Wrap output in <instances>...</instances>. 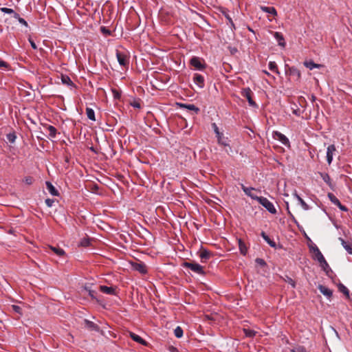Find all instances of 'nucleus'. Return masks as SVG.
I'll list each match as a JSON object with an SVG mask.
<instances>
[{
    "mask_svg": "<svg viewBox=\"0 0 352 352\" xmlns=\"http://www.w3.org/2000/svg\"><path fill=\"white\" fill-rule=\"evenodd\" d=\"M257 201L271 214H274L277 212L273 203L269 201L266 197H259Z\"/></svg>",
    "mask_w": 352,
    "mask_h": 352,
    "instance_id": "obj_1",
    "label": "nucleus"
},
{
    "mask_svg": "<svg viewBox=\"0 0 352 352\" xmlns=\"http://www.w3.org/2000/svg\"><path fill=\"white\" fill-rule=\"evenodd\" d=\"M116 57L117 60L119 63V64L121 66H128L129 63V57L126 52H120L117 50L116 51Z\"/></svg>",
    "mask_w": 352,
    "mask_h": 352,
    "instance_id": "obj_2",
    "label": "nucleus"
},
{
    "mask_svg": "<svg viewBox=\"0 0 352 352\" xmlns=\"http://www.w3.org/2000/svg\"><path fill=\"white\" fill-rule=\"evenodd\" d=\"M241 96L245 98L249 103V105L253 107H256V102L253 100L252 96V91L249 87L243 89L241 91Z\"/></svg>",
    "mask_w": 352,
    "mask_h": 352,
    "instance_id": "obj_3",
    "label": "nucleus"
},
{
    "mask_svg": "<svg viewBox=\"0 0 352 352\" xmlns=\"http://www.w3.org/2000/svg\"><path fill=\"white\" fill-rule=\"evenodd\" d=\"M184 265L198 274H203L204 273L203 267L199 263L186 262Z\"/></svg>",
    "mask_w": 352,
    "mask_h": 352,
    "instance_id": "obj_4",
    "label": "nucleus"
},
{
    "mask_svg": "<svg viewBox=\"0 0 352 352\" xmlns=\"http://www.w3.org/2000/svg\"><path fill=\"white\" fill-rule=\"evenodd\" d=\"M190 65L198 70H204L206 68V65L201 63V59L199 57L194 56L190 60Z\"/></svg>",
    "mask_w": 352,
    "mask_h": 352,
    "instance_id": "obj_5",
    "label": "nucleus"
},
{
    "mask_svg": "<svg viewBox=\"0 0 352 352\" xmlns=\"http://www.w3.org/2000/svg\"><path fill=\"white\" fill-rule=\"evenodd\" d=\"M273 138L280 142L285 146H288L289 144V139L279 131H274Z\"/></svg>",
    "mask_w": 352,
    "mask_h": 352,
    "instance_id": "obj_6",
    "label": "nucleus"
},
{
    "mask_svg": "<svg viewBox=\"0 0 352 352\" xmlns=\"http://www.w3.org/2000/svg\"><path fill=\"white\" fill-rule=\"evenodd\" d=\"M328 197L329 200L336 206H337L342 211L346 212L348 211V208L342 205L339 199L332 193L328 194Z\"/></svg>",
    "mask_w": 352,
    "mask_h": 352,
    "instance_id": "obj_7",
    "label": "nucleus"
},
{
    "mask_svg": "<svg viewBox=\"0 0 352 352\" xmlns=\"http://www.w3.org/2000/svg\"><path fill=\"white\" fill-rule=\"evenodd\" d=\"M336 152V148L334 144H331L327 147V161L330 165L333 161V156Z\"/></svg>",
    "mask_w": 352,
    "mask_h": 352,
    "instance_id": "obj_8",
    "label": "nucleus"
},
{
    "mask_svg": "<svg viewBox=\"0 0 352 352\" xmlns=\"http://www.w3.org/2000/svg\"><path fill=\"white\" fill-rule=\"evenodd\" d=\"M131 265L134 270L138 271L142 274H145L147 273L146 266L142 262L132 263Z\"/></svg>",
    "mask_w": 352,
    "mask_h": 352,
    "instance_id": "obj_9",
    "label": "nucleus"
},
{
    "mask_svg": "<svg viewBox=\"0 0 352 352\" xmlns=\"http://www.w3.org/2000/svg\"><path fill=\"white\" fill-rule=\"evenodd\" d=\"M241 189L243 190V191L245 192V194L250 197L251 199H254V200H256L258 199L259 197L255 195L254 194H253L252 192V190H256V189L253 187H246L245 186H244L243 184H241Z\"/></svg>",
    "mask_w": 352,
    "mask_h": 352,
    "instance_id": "obj_10",
    "label": "nucleus"
},
{
    "mask_svg": "<svg viewBox=\"0 0 352 352\" xmlns=\"http://www.w3.org/2000/svg\"><path fill=\"white\" fill-rule=\"evenodd\" d=\"M193 82L195 85H197L199 88H203L205 85L204 83V78L202 75L199 74H195L193 76Z\"/></svg>",
    "mask_w": 352,
    "mask_h": 352,
    "instance_id": "obj_11",
    "label": "nucleus"
},
{
    "mask_svg": "<svg viewBox=\"0 0 352 352\" xmlns=\"http://www.w3.org/2000/svg\"><path fill=\"white\" fill-rule=\"evenodd\" d=\"M287 72L292 76L295 77L296 80H299L301 77L300 72L295 67H289Z\"/></svg>",
    "mask_w": 352,
    "mask_h": 352,
    "instance_id": "obj_12",
    "label": "nucleus"
},
{
    "mask_svg": "<svg viewBox=\"0 0 352 352\" xmlns=\"http://www.w3.org/2000/svg\"><path fill=\"white\" fill-rule=\"evenodd\" d=\"M211 256L212 253L206 249H201L199 252V257L201 262H206L211 257Z\"/></svg>",
    "mask_w": 352,
    "mask_h": 352,
    "instance_id": "obj_13",
    "label": "nucleus"
},
{
    "mask_svg": "<svg viewBox=\"0 0 352 352\" xmlns=\"http://www.w3.org/2000/svg\"><path fill=\"white\" fill-rule=\"evenodd\" d=\"M319 291L326 297L330 298L332 296L333 292L326 286L319 285L318 287Z\"/></svg>",
    "mask_w": 352,
    "mask_h": 352,
    "instance_id": "obj_14",
    "label": "nucleus"
},
{
    "mask_svg": "<svg viewBox=\"0 0 352 352\" xmlns=\"http://www.w3.org/2000/svg\"><path fill=\"white\" fill-rule=\"evenodd\" d=\"M217 138L218 144L223 145L224 146H230L228 143V138L223 135V133H219V135H216Z\"/></svg>",
    "mask_w": 352,
    "mask_h": 352,
    "instance_id": "obj_15",
    "label": "nucleus"
},
{
    "mask_svg": "<svg viewBox=\"0 0 352 352\" xmlns=\"http://www.w3.org/2000/svg\"><path fill=\"white\" fill-rule=\"evenodd\" d=\"M274 36L280 46L283 47L285 46V39L283 38V34L280 32H274Z\"/></svg>",
    "mask_w": 352,
    "mask_h": 352,
    "instance_id": "obj_16",
    "label": "nucleus"
},
{
    "mask_svg": "<svg viewBox=\"0 0 352 352\" xmlns=\"http://www.w3.org/2000/svg\"><path fill=\"white\" fill-rule=\"evenodd\" d=\"M46 188L48 190V192L52 195V196H58L59 193L58 191L56 189V188L52 185V184L50 182H46Z\"/></svg>",
    "mask_w": 352,
    "mask_h": 352,
    "instance_id": "obj_17",
    "label": "nucleus"
},
{
    "mask_svg": "<svg viewBox=\"0 0 352 352\" xmlns=\"http://www.w3.org/2000/svg\"><path fill=\"white\" fill-rule=\"evenodd\" d=\"M47 248L52 250L55 254H56L58 256H62L65 254L64 250L59 248L58 246L49 245Z\"/></svg>",
    "mask_w": 352,
    "mask_h": 352,
    "instance_id": "obj_18",
    "label": "nucleus"
},
{
    "mask_svg": "<svg viewBox=\"0 0 352 352\" xmlns=\"http://www.w3.org/2000/svg\"><path fill=\"white\" fill-rule=\"evenodd\" d=\"M100 290L107 294L114 295L116 294V289L112 287H107L106 285H101Z\"/></svg>",
    "mask_w": 352,
    "mask_h": 352,
    "instance_id": "obj_19",
    "label": "nucleus"
},
{
    "mask_svg": "<svg viewBox=\"0 0 352 352\" xmlns=\"http://www.w3.org/2000/svg\"><path fill=\"white\" fill-rule=\"evenodd\" d=\"M293 195L297 199V200L299 201V204H300L301 207L305 210H308L309 209V206L308 204L297 194L296 192H295Z\"/></svg>",
    "mask_w": 352,
    "mask_h": 352,
    "instance_id": "obj_20",
    "label": "nucleus"
},
{
    "mask_svg": "<svg viewBox=\"0 0 352 352\" xmlns=\"http://www.w3.org/2000/svg\"><path fill=\"white\" fill-rule=\"evenodd\" d=\"M85 327L90 330L98 331L99 330V327L95 324L94 322L89 321L88 320H84Z\"/></svg>",
    "mask_w": 352,
    "mask_h": 352,
    "instance_id": "obj_21",
    "label": "nucleus"
},
{
    "mask_svg": "<svg viewBox=\"0 0 352 352\" xmlns=\"http://www.w3.org/2000/svg\"><path fill=\"white\" fill-rule=\"evenodd\" d=\"M260 8L261 10H263V12H265L266 13H269L273 16L277 15V12L274 7H266V6H261Z\"/></svg>",
    "mask_w": 352,
    "mask_h": 352,
    "instance_id": "obj_22",
    "label": "nucleus"
},
{
    "mask_svg": "<svg viewBox=\"0 0 352 352\" xmlns=\"http://www.w3.org/2000/svg\"><path fill=\"white\" fill-rule=\"evenodd\" d=\"M181 107L188 110L193 111L195 113H198L199 111V109L193 104H182Z\"/></svg>",
    "mask_w": 352,
    "mask_h": 352,
    "instance_id": "obj_23",
    "label": "nucleus"
},
{
    "mask_svg": "<svg viewBox=\"0 0 352 352\" xmlns=\"http://www.w3.org/2000/svg\"><path fill=\"white\" fill-rule=\"evenodd\" d=\"M304 65L310 70H312L315 68H320L321 67L320 65L316 64L312 60L305 61L304 63Z\"/></svg>",
    "mask_w": 352,
    "mask_h": 352,
    "instance_id": "obj_24",
    "label": "nucleus"
},
{
    "mask_svg": "<svg viewBox=\"0 0 352 352\" xmlns=\"http://www.w3.org/2000/svg\"><path fill=\"white\" fill-rule=\"evenodd\" d=\"M238 243H239V248L240 252L243 255H245L247 254V252H248V248H247L245 244L240 239L238 240Z\"/></svg>",
    "mask_w": 352,
    "mask_h": 352,
    "instance_id": "obj_25",
    "label": "nucleus"
},
{
    "mask_svg": "<svg viewBox=\"0 0 352 352\" xmlns=\"http://www.w3.org/2000/svg\"><path fill=\"white\" fill-rule=\"evenodd\" d=\"M130 336H131V338L134 341H135V342H138L140 344H146V342L140 336H138V335H137V334H135L134 333H131Z\"/></svg>",
    "mask_w": 352,
    "mask_h": 352,
    "instance_id": "obj_26",
    "label": "nucleus"
},
{
    "mask_svg": "<svg viewBox=\"0 0 352 352\" xmlns=\"http://www.w3.org/2000/svg\"><path fill=\"white\" fill-rule=\"evenodd\" d=\"M86 114H87V118L89 120H91L92 121H95L96 120L95 112H94V111L91 108L87 107L86 109Z\"/></svg>",
    "mask_w": 352,
    "mask_h": 352,
    "instance_id": "obj_27",
    "label": "nucleus"
},
{
    "mask_svg": "<svg viewBox=\"0 0 352 352\" xmlns=\"http://www.w3.org/2000/svg\"><path fill=\"white\" fill-rule=\"evenodd\" d=\"M338 289L340 292L343 293L346 296V298H349V290L346 286L342 283H340L338 285Z\"/></svg>",
    "mask_w": 352,
    "mask_h": 352,
    "instance_id": "obj_28",
    "label": "nucleus"
},
{
    "mask_svg": "<svg viewBox=\"0 0 352 352\" xmlns=\"http://www.w3.org/2000/svg\"><path fill=\"white\" fill-rule=\"evenodd\" d=\"M47 130L49 132V136L51 138H54L56 137V131H56V129L54 126H53L52 125H49L47 127Z\"/></svg>",
    "mask_w": 352,
    "mask_h": 352,
    "instance_id": "obj_29",
    "label": "nucleus"
},
{
    "mask_svg": "<svg viewBox=\"0 0 352 352\" xmlns=\"http://www.w3.org/2000/svg\"><path fill=\"white\" fill-rule=\"evenodd\" d=\"M320 176H321L322 179H323V181L327 184H328L330 187H331V180L330 176L327 173H321Z\"/></svg>",
    "mask_w": 352,
    "mask_h": 352,
    "instance_id": "obj_30",
    "label": "nucleus"
},
{
    "mask_svg": "<svg viewBox=\"0 0 352 352\" xmlns=\"http://www.w3.org/2000/svg\"><path fill=\"white\" fill-rule=\"evenodd\" d=\"M339 240L341 241V243H342L343 248L347 251V252L350 254H352V246L348 245L345 242V241L342 238H339Z\"/></svg>",
    "mask_w": 352,
    "mask_h": 352,
    "instance_id": "obj_31",
    "label": "nucleus"
},
{
    "mask_svg": "<svg viewBox=\"0 0 352 352\" xmlns=\"http://www.w3.org/2000/svg\"><path fill=\"white\" fill-rule=\"evenodd\" d=\"M269 69L276 74H279L276 63L274 61H270L268 64Z\"/></svg>",
    "mask_w": 352,
    "mask_h": 352,
    "instance_id": "obj_32",
    "label": "nucleus"
},
{
    "mask_svg": "<svg viewBox=\"0 0 352 352\" xmlns=\"http://www.w3.org/2000/svg\"><path fill=\"white\" fill-rule=\"evenodd\" d=\"M243 332L246 337L253 338L256 336V331L250 329H243Z\"/></svg>",
    "mask_w": 352,
    "mask_h": 352,
    "instance_id": "obj_33",
    "label": "nucleus"
},
{
    "mask_svg": "<svg viewBox=\"0 0 352 352\" xmlns=\"http://www.w3.org/2000/svg\"><path fill=\"white\" fill-rule=\"evenodd\" d=\"M320 265L321 267L324 270V271L326 272L327 274H328L329 271H331L329 265L327 263L325 258L323 261H322L321 263H320Z\"/></svg>",
    "mask_w": 352,
    "mask_h": 352,
    "instance_id": "obj_34",
    "label": "nucleus"
},
{
    "mask_svg": "<svg viewBox=\"0 0 352 352\" xmlns=\"http://www.w3.org/2000/svg\"><path fill=\"white\" fill-rule=\"evenodd\" d=\"M316 253L314 254V258L316 260H317L319 263H321L322 261H323L324 259V256L322 255V254L321 253V252L320 251V250H316Z\"/></svg>",
    "mask_w": 352,
    "mask_h": 352,
    "instance_id": "obj_35",
    "label": "nucleus"
},
{
    "mask_svg": "<svg viewBox=\"0 0 352 352\" xmlns=\"http://www.w3.org/2000/svg\"><path fill=\"white\" fill-rule=\"evenodd\" d=\"M174 334L176 338H180L183 336V329L180 327H177L174 330Z\"/></svg>",
    "mask_w": 352,
    "mask_h": 352,
    "instance_id": "obj_36",
    "label": "nucleus"
},
{
    "mask_svg": "<svg viewBox=\"0 0 352 352\" xmlns=\"http://www.w3.org/2000/svg\"><path fill=\"white\" fill-rule=\"evenodd\" d=\"M13 16L14 19H17L21 24L25 25V27H28V23L26 22V21L24 19L20 17L18 13H14V15Z\"/></svg>",
    "mask_w": 352,
    "mask_h": 352,
    "instance_id": "obj_37",
    "label": "nucleus"
},
{
    "mask_svg": "<svg viewBox=\"0 0 352 352\" xmlns=\"http://www.w3.org/2000/svg\"><path fill=\"white\" fill-rule=\"evenodd\" d=\"M62 82L65 85H72L73 82L71 80L70 78L67 76H62L61 77Z\"/></svg>",
    "mask_w": 352,
    "mask_h": 352,
    "instance_id": "obj_38",
    "label": "nucleus"
},
{
    "mask_svg": "<svg viewBox=\"0 0 352 352\" xmlns=\"http://www.w3.org/2000/svg\"><path fill=\"white\" fill-rule=\"evenodd\" d=\"M85 290L86 292H87L88 293V295L92 298V299H94V300H96V292L94 290H91V289H89L88 287H85Z\"/></svg>",
    "mask_w": 352,
    "mask_h": 352,
    "instance_id": "obj_39",
    "label": "nucleus"
},
{
    "mask_svg": "<svg viewBox=\"0 0 352 352\" xmlns=\"http://www.w3.org/2000/svg\"><path fill=\"white\" fill-rule=\"evenodd\" d=\"M16 136L14 133H10L7 134V140L10 143H14L16 140Z\"/></svg>",
    "mask_w": 352,
    "mask_h": 352,
    "instance_id": "obj_40",
    "label": "nucleus"
},
{
    "mask_svg": "<svg viewBox=\"0 0 352 352\" xmlns=\"http://www.w3.org/2000/svg\"><path fill=\"white\" fill-rule=\"evenodd\" d=\"M10 65L4 60H0V69L3 68L6 70L10 69Z\"/></svg>",
    "mask_w": 352,
    "mask_h": 352,
    "instance_id": "obj_41",
    "label": "nucleus"
},
{
    "mask_svg": "<svg viewBox=\"0 0 352 352\" xmlns=\"http://www.w3.org/2000/svg\"><path fill=\"white\" fill-rule=\"evenodd\" d=\"M90 244V241L88 239L84 238L80 242V245L82 247H87Z\"/></svg>",
    "mask_w": 352,
    "mask_h": 352,
    "instance_id": "obj_42",
    "label": "nucleus"
},
{
    "mask_svg": "<svg viewBox=\"0 0 352 352\" xmlns=\"http://www.w3.org/2000/svg\"><path fill=\"white\" fill-rule=\"evenodd\" d=\"M291 352H307L304 346H296L291 349Z\"/></svg>",
    "mask_w": 352,
    "mask_h": 352,
    "instance_id": "obj_43",
    "label": "nucleus"
},
{
    "mask_svg": "<svg viewBox=\"0 0 352 352\" xmlns=\"http://www.w3.org/2000/svg\"><path fill=\"white\" fill-rule=\"evenodd\" d=\"M100 31L103 34L106 36H110L111 34V32L108 28L104 26L100 28Z\"/></svg>",
    "mask_w": 352,
    "mask_h": 352,
    "instance_id": "obj_44",
    "label": "nucleus"
},
{
    "mask_svg": "<svg viewBox=\"0 0 352 352\" xmlns=\"http://www.w3.org/2000/svg\"><path fill=\"white\" fill-rule=\"evenodd\" d=\"M1 10L6 14H13V16L14 15V13H16L12 9L8 8H1Z\"/></svg>",
    "mask_w": 352,
    "mask_h": 352,
    "instance_id": "obj_45",
    "label": "nucleus"
},
{
    "mask_svg": "<svg viewBox=\"0 0 352 352\" xmlns=\"http://www.w3.org/2000/svg\"><path fill=\"white\" fill-rule=\"evenodd\" d=\"M12 309L14 312L19 314V315L22 314L21 308L19 306L13 305H12Z\"/></svg>",
    "mask_w": 352,
    "mask_h": 352,
    "instance_id": "obj_46",
    "label": "nucleus"
},
{
    "mask_svg": "<svg viewBox=\"0 0 352 352\" xmlns=\"http://www.w3.org/2000/svg\"><path fill=\"white\" fill-rule=\"evenodd\" d=\"M271 247H276V243L272 240L268 236L264 239Z\"/></svg>",
    "mask_w": 352,
    "mask_h": 352,
    "instance_id": "obj_47",
    "label": "nucleus"
},
{
    "mask_svg": "<svg viewBox=\"0 0 352 352\" xmlns=\"http://www.w3.org/2000/svg\"><path fill=\"white\" fill-rule=\"evenodd\" d=\"M33 180L34 179H33V178L32 177L28 176V177H26L24 178L23 182L26 184L30 185V184H32L33 183Z\"/></svg>",
    "mask_w": 352,
    "mask_h": 352,
    "instance_id": "obj_48",
    "label": "nucleus"
},
{
    "mask_svg": "<svg viewBox=\"0 0 352 352\" xmlns=\"http://www.w3.org/2000/svg\"><path fill=\"white\" fill-rule=\"evenodd\" d=\"M255 262L261 266H265L266 265L265 261L263 258H256Z\"/></svg>",
    "mask_w": 352,
    "mask_h": 352,
    "instance_id": "obj_49",
    "label": "nucleus"
},
{
    "mask_svg": "<svg viewBox=\"0 0 352 352\" xmlns=\"http://www.w3.org/2000/svg\"><path fill=\"white\" fill-rule=\"evenodd\" d=\"M212 129L214 130V132L216 134V135H219V133H221V132L219 131V128H218L217 125L215 123H212Z\"/></svg>",
    "mask_w": 352,
    "mask_h": 352,
    "instance_id": "obj_50",
    "label": "nucleus"
},
{
    "mask_svg": "<svg viewBox=\"0 0 352 352\" xmlns=\"http://www.w3.org/2000/svg\"><path fill=\"white\" fill-rule=\"evenodd\" d=\"M286 281H287L289 285H291V286H292L293 288H294V287H296L295 281H294L292 278H289V277H287V280H286Z\"/></svg>",
    "mask_w": 352,
    "mask_h": 352,
    "instance_id": "obj_51",
    "label": "nucleus"
},
{
    "mask_svg": "<svg viewBox=\"0 0 352 352\" xmlns=\"http://www.w3.org/2000/svg\"><path fill=\"white\" fill-rule=\"evenodd\" d=\"M54 203V200L52 199H45V204L48 207H52Z\"/></svg>",
    "mask_w": 352,
    "mask_h": 352,
    "instance_id": "obj_52",
    "label": "nucleus"
},
{
    "mask_svg": "<svg viewBox=\"0 0 352 352\" xmlns=\"http://www.w3.org/2000/svg\"><path fill=\"white\" fill-rule=\"evenodd\" d=\"M310 251L312 252L314 254L316 253V250H319V248L316 246V245L314 244L311 246H309Z\"/></svg>",
    "mask_w": 352,
    "mask_h": 352,
    "instance_id": "obj_53",
    "label": "nucleus"
},
{
    "mask_svg": "<svg viewBox=\"0 0 352 352\" xmlns=\"http://www.w3.org/2000/svg\"><path fill=\"white\" fill-rule=\"evenodd\" d=\"M29 41H30V45H31V47H32L33 49H34V50L37 49V46H36V43H35L32 40H31V39L30 38V39H29Z\"/></svg>",
    "mask_w": 352,
    "mask_h": 352,
    "instance_id": "obj_54",
    "label": "nucleus"
},
{
    "mask_svg": "<svg viewBox=\"0 0 352 352\" xmlns=\"http://www.w3.org/2000/svg\"><path fill=\"white\" fill-rule=\"evenodd\" d=\"M226 19H228L229 23L231 25L232 27L234 28V23L232 20V19L229 16H226Z\"/></svg>",
    "mask_w": 352,
    "mask_h": 352,
    "instance_id": "obj_55",
    "label": "nucleus"
},
{
    "mask_svg": "<svg viewBox=\"0 0 352 352\" xmlns=\"http://www.w3.org/2000/svg\"><path fill=\"white\" fill-rule=\"evenodd\" d=\"M261 236L263 238V239H265L267 236V235L264 232H262Z\"/></svg>",
    "mask_w": 352,
    "mask_h": 352,
    "instance_id": "obj_56",
    "label": "nucleus"
},
{
    "mask_svg": "<svg viewBox=\"0 0 352 352\" xmlns=\"http://www.w3.org/2000/svg\"><path fill=\"white\" fill-rule=\"evenodd\" d=\"M133 106L135 108H140V105L138 103H134Z\"/></svg>",
    "mask_w": 352,
    "mask_h": 352,
    "instance_id": "obj_57",
    "label": "nucleus"
},
{
    "mask_svg": "<svg viewBox=\"0 0 352 352\" xmlns=\"http://www.w3.org/2000/svg\"><path fill=\"white\" fill-rule=\"evenodd\" d=\"M263 73H265L266 75H267V76H270V74L268 72H267V71H265V70H263Z\"/></svg>",
    "mask_w": 352,
    "mask_h": 352,
    "instance_id": "obj_58",
    "label": "nucleus"
}]
</instances>
